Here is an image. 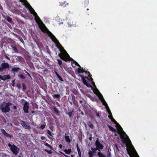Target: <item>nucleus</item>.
<instances>
[{"label": "nucleus", "mask_w": 157, "mask_h": 157, "mask_svg": "<svg viewBox=\"0 0 157 157\" xmlns=\"http://www.w3.org/2000/svg\"><path fill=\"white\" fill-rule=\"evenodd\" d=\"M118 128L122 132V134L120 135V138L121 139V141L124 144H126V146L127 147L128 146H131L132 147L133 149L135 152L138 155V157H139L133 146H132L128 136L126 134L125 132H124L123 130H121V127H119Z\"/></svg>", "instance_id": "nucleus-1"}, {"label": "nucleus", "mask_w": 157, "mask_h": 157, "mask_svg": "<svg viewBox=\"0 0 157 157\" xmlns=\"http://www.w3.org/2000/svg\"><path fill=\"white\" fill-rule=\"evenodd\" d=\"M20 1L23 3V5L25 6L27 8H29L31 14L33 15V16L35 15H36L37 13L26 0H20Z\"/></svg>", "instance_id": "nucleus-2"}, {"label": "nucleus", "mask_w": 157, "mask_h": 157, "mask_svg": "<svg viewBox=\"0 0 157 157\" xmlns=\"http://www.w3.org/2000/svg\"><path fill=\"white\" fill-rule=\"evenodd\" d=\"M8 145L9 147H10V150L13 154L15 155H17L18 154L20 151V148L16 146L14 144L11 145L10 143L8 144Z\"/></svg>", "instance_id": "nucleus-3"}, {"label": "nucleus", "mask_w": 157, "mask_h": 157, "mask_svg": "<svg viewBox=\"0 0 157 157\" xmlns=\"http://www.w3.org/2000/svg\"><path fill=\"white\" fill-rule=\"evenodd\" d=\"M0 110L3 113H6L9 112L10 110V107H8L5 102H4L0 105Z\"/></svg>", "instance_id": "nucleus-4"}, {"label": "nucleus", "mask_w": 157, "mask_h": 157, "mask_svg": "<svg viewBox=\"0 0 157 157\" xmlns=\"http://www.w3.org/2000/svg\"><path fill=\"white\" fill-rule=\"evenodd\" d=\"M38 25L39 28L40 29L42 32L47 33L48 35H49L48 32L50 31L47 28L44 24H43V22L39 24Z\"/></svg>", "instance_id": "nucleus-5"}, {"label": "nucleus", "mask_w": 157, "mask_h": 157, "mask_svg": "<svg viewBox=\"0 0 157 157\" xmlns=\"http://www.w3.org/2000/svg\"><path fill=\"white\" fill-rule=\"evenodd\" d=\"M95 145L96 146V149H98V150L99 152L101 150H102L103 148V146L99 142L98 138H97L95 141Z\"/></svg>", "instance_id": "nucleus-6"}, {"label": "nucleus", "mask_w": 157, "mask_h": 157, "mask_svg": "<svg viewBox=\"0 0 157 157\" xmlns=\"http://www.w3.org/2000/svg\"><path fill=\"white\" fill-rule=\"evenodd\" d=\"M59 55L61 59L65 61H67L69 58H70V56L67 52L66 54L60 53Z\"/></svg>", "instance_id": "nucleus-7"}, {"label": "nucleus", "mask_w": 157, "mask_h": 157, "mask_svg": "<svg viewBox=\"0 0 157 157\" xmlns=\"http://www.w3.org/2000/svg\"><path fill=\"white\" fill-rule=\"evenodd\" d=\"M10 66V65L7 63H2L1 67H0V72H2L4 69H9Z\"/></svg>", "instance_id": "nucleus-8"}, {"label": "nucleus", "mask_w": 157, "mask_h": 157, "mask_svg": "<svg viewBox=\"0 0 157 157\" xmlns=\"http://www.w3.org/2000/svg\"><path fill=\"white\" fill-rule=\"evenodd\" d=\"M29 103L26 101H25L23 107V109L25 113H29Z\"/></svg>", "instance_id": "nucleus-9"}, {"label": "nucleus", "mask_w": 157, "mask_h": 157, "mask_svg": "<svg viewBox=\"0 0 157 157\" xmlns=\"http://www.w3.org/2000/svg\"><path fill=\"white\" fill-rule=\"evenodd\" d=\"M79 76L81 77L82 79V82L83 84L86 85L88 87H92V86L90 84H88L86 80L85 79V78H84V76L80 75Z\"/></svg>", "instance_id": "nucleus-10"}, {"label": "nucleus", "mask_w": 157, "mask_h": 157, "mask_svg": "<svg viewBox=\"0 0 157 157\" xmlns=\"http://www.w3.org/2000/svg\"><path fill=\"white\" fill-rule=\"evenodd\" d=\"M49 35L48 36L55 43L58 40L57 39L54 35L51 32H48Z\"/></svg>", "instance_id": "nucleus-11"}, {"label": "nucleus", "mask_w": 157, "mask_h": 157, "mask_svg": "<svg viewBox=\"0 0 157 157\" xmlns=\"http://www.w3.org/2000/svg\"><path fill=\"white\" fill-rule=\"evenodd\" d=\"M21 123L22 126L25 128L29 129L30 128V127L28 124H27L25 122L21 120Z\"/></svg>", "instance_id": "nucleus-12"}, {"label": "nucleus", "mask_w": 157, "mask_h": 157, "mask_svg": "<svg viewBox=\"0 0 157 157\" xmlns=\"http://www.w3.org/2000/svg\"><path fill=\"white\" fill-rule=\"evenodd\" d=\"M99 98L101 100V102L102 103L103 105L105 106V107L108 106L107 103L106 102L105 99L103 98V96L101 94V96L99 97Z\"/></svg>", "instance_id": "nucleus-13"}, {"label": "nucleus", "mask_w": 157, "mask_h": 157, "mask_svg": "<svg viewBox=\"0 0 157 157\" xmlns=\"http://www.w3.org/2000/svg\"><path fill=\"white\" fill-rule=\"evenodd\" d=\"M34 16L35 17V20L36 22L37 23L38 25L39 24H40V23L43 22L39 17L38 16L37 14H36V15H34Z\"/></svg>", "instance_id": "nucleus-14"}, {"label": "nucleus", "mask_w": 157, "mask_h": 157, "mask_svg": "<svg viewBox=\"0 0 157 157\" xmlns=\"http://www.w3.org/2000/svg\"><path fill=\"white\" fill-rule=\"evenodd\" d=\"M53 108L57 116H59L60 115V112L58 109L55 106H53Z\"/></svg>", "instance_id": "nucleus-15"}, {"label": "nucleus", "mask_w": 157, "mask_h": 157, "mask_svg": "<svg viewBox=\"0 0 157 157\" xmlns=\"http://www.w3.org/2000/svg\"><path fill=\"white\" fill-rule=\"evenodd\" d=\"M91 89L93 91L94 93L95 94H97L98 93H99L101 94L99 92L98 90L95 87V88H94L93 87H91Z\"/></svg>", "instance_id": "nucleus-16"}, {"label": "nucleus", "mask_w": 157, "mask_h": 157, "mask_svg": "<svg viewBox=\"0 0 157 157\" xmlns=\"http://www.w3.org/2000/svg\"><path fill=\"white\" fill-rule=\"evenodd\" d=\"M20 70V68L19 67H13L12 68L11 72L12 73H15L17 72L19 70Z\"/></svg>", "instance_id": "nucleus-17"}, {"label": "nucleus", "mask_w": 157, "mask_h": 157, "mask_svg": "<svg viewBox=\"0 0 157 157\" xmlns=\"http://www.w3.org/2000/svg\"><path fill=\"white\" fill-rule=\"evenodd\" d=\"M108 127L109 128V130L112 132H117V130L111 126L109 125H107Z\"/></svg>", "instance_id": "nucleus-18"}, {"label": "nucleus", "mask_w": 157, "mask_h": 157, "mask_svg": "<svg viewBox=\"0 0 157 157\" xmlns=\"http://www.w3.org/2000/svg\"><path fill=\"white\" fill-rule=\"evenodd\" d=\"M10 78V76L9 75H4L3 76V78L2 80H5L6 79H9Z\"/></svg>", "instance_id": "nucleus-19"}, {"label": "nucleus", "mask_w": 157, "mask_h": 157, "mask_svg": "<svg viewBox=\"0 0 157 157\" xmlns=\"http://www.w3.org/2000/svg\"><path fill=\"white\" fill-rule=\"evenodd\" d=\"M52 96L54 98H57L58 100H59L60 98V95L59 94H53Z\"/></svg>", "instance_id": "nucleus-20"}, {"label": "nucleus", "mask_w": 157, "mask_h": 157, "mask_svg": "<svg viewBox=\"0 0 157 157\" xmlns=\"http://www.w3.org/2000/svg\"><path fill=\"white\" fill-rule=\"evenodd\" d=\"M76 147L77 148V151L78 153V155L79 157H81V153L80 150V148H79L78 144H76Z\"/></svg>", "instance_id": "nucleus-21"}, {"label": "nucleus", "mask_w": 157, "mask_h": 157, "mask_svg": "<svg viewBox=\"0 0 157 157\" xmlns=\"http://www.w3.org/2000/svg\"><path fill=\"white\" fill-rule=\"evenodd\" d=\"M63 151L65 152V153L67 155H70L71 152V149H69L68 150L65 149L63 150Z\"/></svg>", "instance_id": "nucleus-22"}, {"label": "nucleus", "mask_w": 157, "mask_h": 157, "mask_svg": "<svg viewBox=\"0 0 157 157\" xmlns=\"http://www.w3.org/2000/svg\"><path fill=\"white\" fill-rule=\"evenodd\" d=\"M97 155L99 157H107L104 154L100 152L98 153Z\"/></svg>", "instance_id": "nucleus-23"}, {"label": "nucleus", "mask_w": 157, "mask_h": 157, "mask_svg": "<svg viewBox=\"0 0 157 157\" xmlns=\"http://www.w3.org/2000/svg\"><path fill=\"white\" fill-rule=\"evenodd\" d=\"M55 44L58 48L60 49V48L62 47V45L60 44L59 40L57 41Z\"/></svg>", "instance_id": "nucleus-24"}, {"label": "nucleus", "mask_w": 157, "mask_h": 157, "mask_svg": "<svg viewBox=\"0 0 157 157\" xmlns=\"http://www.w3.org/2000/svg\"><path fill=\"white\" fill-rule=\"evenodd\" d=\"M55 74L57 76V78L61 82H63V80L62 77L56 72H55Z\"/></svg>", "instance_id": "nucleus-25"}, {"label": "nucleus", "mask_w": 157, "mask_h": 157, "mask_svg": "<svg viewBox=\"0 0 157 157\" xmlns=\"http://www.w3.org/2000/svg\"><path fill=\"white\" fill-rule=\"evenodd\" d=\"M65 139L66 142L68 143H70L71 140L69 138V136H65Z\"/></svg>", "instance_id": "nucleus-26"}, {"label": "nucleus", "mask_w": 157, "mask_h": 157, "mask_svg": "<svg viewBox=\"0 0 157 157\" xmlns=\"http://www.w3.org/2000/svg\"><path fill=\"white\" fill-rule=\"evenodd\" d=\"M73 111V110L71 112H70L66 113L69 115L70 118H73V117L74 114L72 115V114Z\"/></svg>", "instance_id": "nucleus-27"}, {"label": "nucleus", "mask_w": 157, "mask_h": 157, "mask_svg": "<svg viewBox=\"0 0 157 157\" xmlns=\"http://www.w3.org/2000/svg\"><path fill=\"white\" fill-rule=\"evenodd\" d=\"M68 3H67L66 2H64L62 3H60L59 4L60 6H61L63 7H65L67 5H68Z\"/></svg>", "instance_id": "nucleus-28"}, {"label": "nucleus", "mask_w": 157, "mask_h": 157, "mask_svg": "<svg viewBox=\"0 0 157 157\" xmlns=\"http://www.w3.org/2000/svg\"><path fill=\"white\" fill-rule=\"evenodd\" d=\"M94 154V152L89 150L88 152L89 157H93V155Z\"/></svg>", "instance_id": "nucleus-29"}, {"label": "nucleus", "mask_w": 157, "mask_h": 157, "mask_svg": "<svg viewBox=\"0 0 157 157\" xmlns=\"http://www.w3.org/2000/svg\"><path fill=\"white\" fill-rule=\"evenodd\" d=\"M78 70L79 73H83L85 72V71L82 68H78Z\"/></svg>", "instance_id": "nucleus-30"}, {"label": "nucleus", "mask_w": 157, "mask_h": 157, "mask_svg": "<svg viewBox=\"0 0 157 157\" xmlns=\"http://www.w3.org/2000/svg\"><path fill=\"white\" fill-rule=\"evenodd\" d=\"M57 61L58 62V64L59 65L60 67H61L62 64V60L60 59H57Z\"/></svg>", "instance_id": "nucleus-31"}, {"label": "nucleus", "mask_w": 157, "mask_h": 157, "mask_svg": "<svg viewBox=\"0 0 157 157\" xmlns=\"http://www.w3.org/2000/svg\"><path fill=\"white\" fill-rule=\"evenodd\" d=\"M81 2L85 5H87L89 3V0H82Z\"/></svg>", "instance_id": "nucleus-32"}, {"label": "nucleus", "mask_w": 157, "mask_h": 157, "mask_svg": "<svg viewBox=\"0 0 157 157\" xmlns=\"http://www.w3.org/2000/svg\"><path fill=\"white\" fill-rule=\"evenodd\" d=\"M12 47L14 52L17 53H18V52L17 49V48L16 47L14 46Z\"/></svg>", "instance_id": "nucleus-33"}, {"label": "nucleus", "mask_w": 157, "mask_h": 157, "mask_svg": "<svg viewBox=\"0 0 157 157\" xmlns=\"http://www.w3.org/2000/svg\"><path fill=\"white\" fill-rule=\"evenodd\" d=\"M17 37L19 39V40L21 42H22L23 44H24V42L21 37L20 36H17Z\"/></svg>", "instance_id": "nucleus-34"}, {"label": "nucleus", "mask_w": 157, "mask_h": 157, "mask_svg": "<svg viewBox=\"0 0 157 157\" xmlns=\"http://www.w3.org/2000/svg\"><path fill=\"white\" fill-rule=\"evenodd\" d=\"M88 125L89 127L93 129L94 128V126L93 124H92V123L91 122H89L88 124Z\"/></svg>", "instance_id": "nucleus-35"}, {"label": "nucleus", "mask_w": 157, "mask_h": 157, "mask_svg": "<svg viewBox=\"0 0 157 157\" xmlns=\"http://www.w3.org/2000/svg\"><path fill=\"white\" fill-rule=\"evenodd\" d=\"M46 124L45 123L43 124H41L40 127H39V128H40L42 129H43L45 128Z\"/></svg>", "instance_id": "nucleus-36"}, {"label": "nucleus", "mask_w": 157, "mask_h": 157, "mask_svg": "<svg viewBox=\"0 0 157 157\" xmlns=\"http://www.w3.org/2000/svg\"><path fill=\"white\" fill-rule=\"evenodd\" d=\"M7 21L9 23H12L13 21H12V19L10 17H8L7 18Z\"/></svg>", "instance_id": "nucleus-37"}, {"label": "nucleus", "mask_w": 157, "mask_h": 157, "mask_svg": "<svg viewBox=\"0 0 157 157\" xmlns=\"http://www.w3.org/2000/svg\"><path fill=\"white\" fill-rule=\"evenodd\" d=\"M105 109H106L107 112H108L109 114H111L112 113L111 111L109 109V107L108 106L105 107Z\"/></svg>", "instance_id": "nucleus-38"}, {"label": "nucleus", "mask_w": 157, "mask_h": 157, "mask_svg": "<svg viewBox=\"0 0 157 157\" xmlns=\"http://www.w3.org/2000/svg\"><path fill=\"white\" fill-rule=\"evenodd\" d=\"M18 76L20 78L23 79H24L25 78V77L22 74L19 75Z\"/></svg>", "instance_id": "nucleus-39"}, {"label": "nucleus", "mask_w": 157, "mask_h": 157, "mask_svg": "<svg viewBox=\"0 0 157 157\" xmlns=\"http://www.w3.org/2000/svg\"><path fill=\"white\" fill-rule=\"evenodd\" d=\"M5 136L7 138H11L13 137L12 135H10L7 133H6Z\"/></svg>", "instance_id": "nucleus-40"}, {"label": "nucleus", "mask_w": 157, "mask_h": 157, "mask_svg": "<svg viewBox=\"0 0 157 157\" xmlns=\"http://www.w3.org/2000/svg\"><path fill=\"white\" fill-rule=\"evenodd\" d=\"M45 146H47L48 147H49L51 149H52V146H51L50 145H49V144H48V143H45Z\"/></svg>", "instance_id": "nucleus-41"}, {"label": "nucleus", "mask_w": 157, "mask_h": 157, "mask_svg": "<svg viewBox=\"0 0 157 157\" xmlns=\"http://www.w3.org/2000/svg\"><path fill=\"white\" fill-rule=\"evenodd\" d=\"M91 150L92 151L94 152V154L96 153V151L98 150V149H96V147L95 148H93L92 147L91 148Z\"/></svg>", "instance_id": "nucleus-42"}, {"label": "nucleus", "mask_w": 157, "mask_h": 157, "mask_svg": "<svg viewBox=\"0 0 157 157\" xmlns=\"http://www.w3.org/2000/svg\"><path fill=\"white\" fill-rule=\"evenodd\" d=\"M22 86L23 87V91L24 92L25 91V90H26V86H25V84H24V83H23L22 84Z\"/></svg>", "instance_id": "nucleus-43"}, {"label": "nucleus", "mask_w": 157, "mask_h": 157, "mask_svg": "<svg viewBox=\"0 0 157 157\" xmlns=\"http://www.w3.org/2000/svg\"><path fill=\"white\" fill-rule=\"evenodd\" d=\"M47 133L49 135L51 136H52V132L51 131H50L49 130H47Z\"/></svg>", "instance_id": "nucleus-44"}, {"label": "nucleus", "mask_w": 157, "mask_h": 157, "mask_svg": "<svg viewBox=\"0 0 157 157\" xmlns=\"http://www.w3.org/2000/svg\"><path fill=\"white\" fill-rule=\"evenodd\" d=\"M74 63H75V65L77 66L78 67H80V66L79 65V64H78V63L76 61H74L73 62V64H74Z\"/></svg>", "instance_id": "nucleus-45"}, {"label": "nucleus", "mask_w": 157, "mask_h": 157, "mask_svg": "<svg viewBox=\"0 0 157 157\" xmlns=\"http://www.w3.org/2000/svg\"><path fill=\"white\" fill-rule=\"evenodd\" d=\"M1 131L2 134L5 136L7 133L3 129H1Z\"/></svg>", "instance_id": "nucleus-46"}, {"label": "nucleus", "mask_w": 157, "mask_h": 157, "mask_svg": "<svg viewBox=\"0 0 157 157\" xmlns=\"http://www.w3.org/2000/svg\"><path fill=\"white\" fill-rule=\"evenodd\" d=\"M111 120V121L114 123L115 124H116L117 123V122L113 118Z\"/></svg>", "instance_id": "nucleus-47"}, {"label": "nucleus", "mask_w": 157, "mask_h": 157, "mask_svg": "<svg viewBox=\"0 0 157 157\" xmlns=\"http://www.w3.org/2000/svg\"><path fill=\"white\" fill-rule=\"evenodd\" d=\"M127 150L128 151V154L129 155L130 157H133V156L132 155L131 153L130 152L128 151V149L127 148Z\"/></svg>", "instance_id": "nucleus-48"}, {"label": "nucleus", "mask_w": 157, "mask_h": 157, "mask_svg": "<svg viewBox=\"0 0 157 157\" xmlns=\"http://www.w3.org/2000/svg\"><path fill=\"white\" fill-rule=\"evenodd\" d=\"M44 151H46V152L50 154H51L52 153V151H48L46 149H45Z\"/></svg>", "instance_id": "nucleus-49"}, {"label": "nucleus", "mask_w": 157, "mask_h": 157, "mask_svg": "<svg viewBox=\"0 0 157 157\" xmlns=\"http://www.w3.org/2000/svg\"><path fill=\"white\" fill-rule=\"evenodd\" d=\"M85 78H86V79H88L89 80H90L92 82H93V79L91 77L90 78V79L88 77L86 76L85 77Z\"/></svg>", "instance_id": "nucleus-50"}, {"label": "nucleus", "mask_w": 157, "mask_h": 157, "mask_svg": "<svg viewBox=\"0 0 157 157\" xmlns=\"http://www.w3.org/2000/svg\"><path fill=\"white\" fill-rule=\"evenodd\" d=\"M5 103H6V104L7 105H8V107H10V105H12V103H11V102H8V103H6L5 102Z\"/></svg>", "instance_id": "nucleus-51"}, {"label": "nucleus", "mask_w": 157, "mask_h": 157, "mask_svg": "<svg viewBox=\"0 0 157 157\" xmlns=\"http://www.w3.org/2000/svg\"><path fill=\"white\" fill-rule=\"evenodd\" d=\"M116 124V125L117 126L118 128H119V127H121V130H123V128H122L121 127L118 123H117Z\"/></svg>", "instance_id": "nucleus-52"}, {"label": "nucleus", "mask_w": 157, "mask_h": 157, "mask_svg": "<svg viewBox=\"0 0 157 157\" xmlns=\"http://www.w3.org/2000/svg\"><path fill=\"white\" fill-rule=\"evenodd\" d=\"M17 87L18 88V89H20L21 87V85L19 83H17Z\"/></svg>", "instance_id": "nucleus-53"}, {"label": "nucleus", "mask_w": 157, "mask_h": 157, "mask_svg": "<svg viewBox=\"0 0 157 157\" xmlns=\"http://www.w3.org/2000/svg\"><path fill=\"white\" fill-rule=\"evenodd\" d=\"M109 114V115L108 116V117L109 119H112L113 118L112 113H111V114Z\"/></svg>", "instance_id": "nucleus-54"}, {"label": "nucleus", "mask_w": 157, "mask_h": 157, "mask_svg": "<svg viewBox=\"0 0 157 157\" xmlns=\"http://www.w3.org/2000/svg\"><path fill=\"white\" fill-rule=\"evenodd\" d=\"M11 85L13 86H15L14 80H13L12 81Z\"/></svg>", "instance_id": "nucleus-55"}, {"label": "nucleus", "mask_w": 157, "mask_h": 157, "mask_svg": "<svg viewBox=\"0 0 157 157\" xmlns=\"http://www.w3.org/2000/svg\"><path fill=\"white\" fill-rule=\"evenodd\" d=\"M41 139L42 140H45L46 139V138L44 136H42L41 137Z\"/></svg>", "instance_id": "nucleus-56"}, {"label": "nucleus", "mask_w": 157, "mask_h": 157, "mask_svg": "<svg viewBox=\"0 0 157 157\" xmlns=\"http://www.w3.org/2000/svg\"><path fill=\"white\" fill-rule=\"evenodd\" d=\"M5 57L6 59H8V60H10V58H9V57H8L7 56H6V55H5Z\"/></svg>", "instance_id": "nucleus-57"}, {"label": "nucleus", "mask_w": 157, "mask_h": 157, "mask_svg": "<svg viewBox=\"0 0 157 157\" xmlns=\"http://www.w3.org/2000/svg\"><path fill=\"white\" fill-rule=\"evenodd\" d=\"M96 116L97 117H99L100 118V114L99 113H96Z\"/></svg>", "instance_id": "nucleus-58"}, {"label": "nucleus", "mask_w": 157, "mask_h": 157, "mask_svg": "<svg viewBox=\"0 0 157 157\" xmlns=\"http://www.w3.org/2000/svg\"><path fill=\"white\" fill-rule=\"evenodd\" d=\"M92 83L93 86H94L95 87H96V86L95 85V83L94 82H92Z\"/></svg>", "instance_id": "nucleus-59"}, {"label": "nucleus", "mask_w": 157, "mask_h": 157, "mask_svg": "<svg viewBox=\"0 0 157 157\" xmlns=\"http://www.w3.org/2000/svg\"><path fill=\"white\" fill-rule=\"evenodd\" d=\"M59 153L61 155H63L64 156L65 155L63 152L59 151Z\"/></svg>", "instance_id": "nucleus-60"}, {"label": "nucleus", "mask_w": 157, "mask_h": 157, "mask_svg": "<svg viewBox=\"0 0 157 157\" xmlns=\"http://www.w3.org/2000/svg\"><path fill=\"white\" fill-rule=\"evenodd\" d=\"M85 72L86 73V74H90V73L88 71H85V72Z\"/></svg>", "instance_id": "nucleus-61"}, {"label": "nucleus", "mask_w": 157, "mask_h": 157, "mask_svg": "<svg viewBox=\"0 0 157 157\" xmlns=\"http://www.w3.org/2000/svg\"><path fill=\"white\" fill-rule=\"evenodd\" d=\"M13 108L15 109H17V107L15 105H13Z\"/></svg>", "instance_id": "nucleus-62"}, {"label": "nucleus", "mask_w": 157, "mask_h": 157, "mask_svg": "<svg viewBox=\"0 0 157 157\" xmlns=\"http://www.w3.org/2000/svg\"><path fill=\"white\" fill-rule=\"evenodd\" d=\"M90 136L89 137V140H90V141H91L92 140V136H91V135H90Z\"/></svg>", "instance_id": "nucleus-63"}, {"label": "nucleus", "mask_w": 157, "mask_h": 157, "mask_svg": "<svg viewBox=\"0 0 157 157\" xmlns=\"http://www.w3.org/2000/svg\"><path fill=\"white\" fill-rule=\"evenodd\" d=\"M109 154L107 155V157H110L111 156L110 153L109 151Z\"/></svg>", "instance_id": "nucleus-64"}]
</instances>
